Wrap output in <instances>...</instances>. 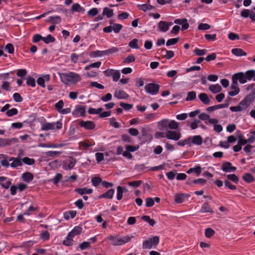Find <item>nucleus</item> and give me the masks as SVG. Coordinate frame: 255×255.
<instances>
[{
  "label": "nucleus",
  "instance_id": "obj_1",
  "mask_svg": "<svg viewBox=\"0 0 255 255\" xmlns=\"http://www.w3.org/2000/svg\"><path fill=\"white\" fill-rule=\"evenodd\" d=\"M62 83L66 85L76 84L81 80V76L76 73L69 72L68 73H58Z\"/></svg>",
  "mask_w": 255,
  "mask_h": 255
},
{
  "label": "nucleus",
  "instance_id": "obj_2",
  "mask_svg": "<svg viewBox=\"0 0 255 255\" xmlns=\"http://www.w3.org/2000/svg\"><path fill=\"white\" fill-rule=\"evenodd\" d=\"M239 79L240 83L243 84L251 81L255 76V70L254 69L249 70L246 72H240L234 74Z\"/></svg>",
  "mask_w": 255,
  "mask_h": 255
},
{
  "label": "nucleus",
  "instance_id": "obj_3",
  "mask_svg": "<svg viewBox=\"0 0 255 255\" xmlns=\"http://www.w3.org/2000/svg\"><path fill=\"white\" fill-rule=\"evenodd\" d=\"M132 236H126L122 238L118 236H109L108 239L111 241V244L114 246H122L130 241Z\"/></svg>",
  "mask_w": 255,
  "mask_h": 255
},
{
  "label": "nucleus",
  "instance_id": "obj_4",
  "mask_svg": "<svg viewBox=\"0 0 255 255\" xmlns=\"http://www.w3.org/2000/svg\"><path fill=\"white\" fill-rule=\"evenodd\" d=\"M238 81L239 79L236 76L235 74L233 75L232 77V84L230 87L232 91L228 93L229 96L234 97L239 93L240 90L239 87Z\"/></svg>",
  "mask_w": 255,
  "mask_h": 255
},
{
  "label": "nucleus",
  "instance_id": "obj_5",
  "mask_svg": "<svg viewBox=\"0 0 255 255\" xmlns=\"http://www.w3.org/2000/svg\"><path fill=\"white\" fill-rule=\"evenodd\" d=\"M119 51V49L117 47H113L111 49L103 50V51H95L91 52L89 55L91 57H101L104 55H107L111 53H116Z\"/></svg>",
  "mask_w": 255,
  "mask_h": 255
},
{
  "label": "nucleus",
  "instance_id": "obj_6",
  "mask_svg": "<svg viewBox=\"0 0 255 255\" xmlns=\"http://www.w3.org/2000/svg\"><path fill=\"white\" fill-rule=\"evenodd\" d=\"M159 242V237L154 236L149 238L148 240L144 241L142 244V248L143 249H151L153 246H157Z\"/></svg>",
  "mask_w": 255,
  "mask_h": 255
},
{
  "label": "nucleus",
  "instance_id": "obj_7",
  "mask_svg": "<svg viewBox=\"0 0 255 255\" xmlns=\"http://www.w3.org/2000/svg\"><path fill=\"white\" fill-rule=\"evenodd\" d=\"M255 98V95L254 94H250L240 102L239 104L243 110L247 109L252 104Z\"/></svg>",
  "mask_w": 255,
  "mask_h": 255
},
{
  "label": "nucleus",
  "instance_id": "obj_8",
  "mask_svg": "<svg viewBox=\"0 0 255 255\" xmlns=\"http://www.w3.org/2000/svg\"><path fill=\"white\" fill-rule=\"evenodd\" d=\"M56 125V129H60L62 128V123L61 121H58L56 123H46L42 125L41 127L42 130H48L54 129L55 126Z\"/></svg>",
  "mask_w": 255,
  "mask_h": 255
},
{
  "label": "nucleus",
  "instance_id": "obj_9",
  "mask_svg": "<svg viewBox=\"0 0 255 255\" xmlns=\"http://www.w3.org/2000/svg\"><path fill=\"white\" fill-rule=\"evenodd\" d=\"M181 136L180 132L176 130H167L165 135V137L167 139L175 141L178 140L180 138Z\"/></svg>",
  "mask_w": 255,
  "mask_h": 255
},
{
  "label": "nucleus",
  "instance_id": "obj_10",
  "mask_svg": "<svg viewBox=\"0 0 255 255\" xmlns=\"http://www.w3.org/2000/svg\"><path fill=\"white\" fill-rule=\"evenodd\" d=\"M190 195L186 193H176L174 197V201L177 204H180L186 200H187Z\"/></svg>",
  "mask_w": 255,
  "mask_h": 255
},
{
  "label": "nucleus",
  "instance_id": "obj_11",
  "mask_svg": "<svg viewBox=\"0 0 255 255\" xmlns=\"http://www.w3.org/2000/svg\"><path fill=\"white\" fill-rule=\"evenodd\" d=\"M159 86L154 83H149L145 86V91L151 95L156 94L159 91Z\"/></svg>",
  "mask_w": 255,
  "mask_h": 255
},
{
  "label": "nucleus",
  "instance_id": "obj_12",
  "mask_svg": "<svg viewBox=\"0 0 255 255\" xmlns=\"http://www.w3.org/2000/svg\"><path fill=\"white\" fill-rule=\"evenodd\" d=\"M79 125L80 127L84 128L85 129L87 130H92L95 128L96 125L95 124L90 121H80L79 122Z\"/></svg>",
  "mask_w": 255,
  "mask_h": 255
},
{
  "label": "nucleus",
  "instance_id": "obj_13",
  "mask_svg": "<svg viewBox=\"0 0 255 255\" xmlns=\"http://www.w3.org/2000/svg\"><path fill=\"white\" fill-rule=\"evenodd\" d=\"M221 169L224 172H231L236 171V167L233 166L231 162L226 161L223 163Z\"/></svg>",
  "mask_w": 255,
  "mask_h": 255
},
{
  "label": "nucleus",
  "instance_id": "obj_14",
  "mask_svg": "<svg viewBox=\"0 0 255 255\" xmlns=\"http://www.w3.org/2000/svg\"><path fill=\"white\" fill-rule=\"evenodd\" d=\"M114 96L118 99H126L128 97V95L122 90H116Z\"/></svg>",
  "mask_w": 255,
  "mask_h": 255
},
{
  "label": "nucleus",
  "instance_id": "obj_15",
  "mask_svg": "<svg viewBox=\"0 0 255 255\" xmlns=\"http://www.w3.org/2000/svg\"><path fill=\"white\" fill-rule=\"evenodd\" d=\"M9 161H13L10 164V166L12 168H15L17 167V166H21L22 165L21 160L19 158L12 157L9 158Z\"/></svg>",
  "mask_w": 255,
  "mask_h": 255
},
{
  "label": "nucleus",
  "instance_id": "obj_16",
  "mask_svg": "<svg viewBox=\"0 0 255 255\" xmlns=\"http://www.w3.org/2000/svg\"><path fill=\"white\" fill-rule=\"evenodd\" d=\"M169 120L168 119H163L159 121L158 124V127L160 130H164L168 128Z\"/></svg>",
  "mask_w": 255,
  "mask_h": 255
},
{
  "label": "nucleus",
  "instance_id": "obj_17",
  "mask_svg": "<svg viewBox=\"0 0 255 255\" xmlns=\"http://www.w3.org/2000/svg\"><path fill=\"white\" fill-rule=\"evenodd\" d=\"M27 185L23 183H20L17 185H12L10 187V191H16L18 189L20 191L26 189Z\"/></svg>",
  "mask_w": 255,
  "mask_h": 255
},
{
  "label": "nucleus",
  "instance_id": "obj_18",
  "mask_svg": "<svg viewBox=\"0 0 255 255\" xmlns=\"http://www.w3.org/2000/svg\"><path fill=\"white\" fill-rule=\"evenodd\" d=\"M168 22L165 21H160L158 24V27L161 32H166L168 30Z\"/></svg>",
  "mask_w": 255,
  "mask_h": 255
},
{
  "label": "nucleus",
  "instance_id": "obj_19",
  "mask_svg": "<svg viewBox=\"0 0 255 255\" xmlns=\"http://www.w3.org/2000/svg\"><path fill=\"white\" fill-rule=\"evenodd\" d=\"M199 100L205 105H209L210 100L206 93H201L198 95Z\"/></svg>",
  "mask_w": 255,
  "mask_h": 255
},
{
  "label": "nucleus",
  "instance_id": "obj_20",
  "mask_svg": "<svg viewBox=\"0 0 255 255\" xmlns=\"http://www.w3.org/2000/svg\"><path fill=\"white\" fill-rule=\"evenodd\" d=\"M209 90L214 94L220 92L222 90V87L218 84L215 85H211L209 87Z\"/></svg>",
  "mask_w": 255,
  "mask_h": 255
},
{
  "label": "nucleus",
  "instance_id": "obj_21",
  "mask_svg": "<svg viewBox=\"0 0 255 255\" xmlns=\"http://www.w3.org/2000/svg\"><path fill=\"white\" fill-rule=\"evenodd\" d=\"M5 177H0V183L3 188L7 189L11 185V182L9 180H6Z\"/></svg>",
  "mask_w": 255,
  "mask_h": 255
},
{
  "label": "nucleus",
  "instance_id": "obj_22",
  "mask_svg": "<svg viewBox=\"0 0 255 255\" xmlns=\"http://www.w3.org/2000/svg\"><path fill=\"white\" fill-rule=\"evenodd\" d=\"M200 212L201 213H213L214 211L210 207L208 203H205L203 204L200 209Z\"/></svg>",
  "mask_w": 255,
  "mask_h": 255
},
{
  "label": "nucleus",
  "instance_id": "obj_23",
  "mask_svg": "<svg viewBox=\"0 0 255 255\" xmlns=\"http://www.w3.org/2000/svg\"><path fill=\"white\" fill-rule=\"evenodd\" d=\"M137 7L140 10L144 12H146L155 8L154 6L148 4H139L137 5Z\"/></svg>",
  "mask_w": 255,
  "mask_h": 255
},
{
  "label": "nucleus",
  "instance_id": "obj_24",
  "mask_svg": "<svg viewBox=\"0 0 255 255\" xmlns=\"http://www.w3.org/2000/svg\"><path fill=\"white\" fill-rule=\"evenodd\" d=\"M22 178L24 181L29 183L33 179V175L32 173L26 172L23 173Z\"/></svg>",
  "mask_w": 255,
  "mask_h": 255
},
{
  "label": "nucleus",
  "instance_id": "obj_25",
  "mask_svg": "<svg viewBox=\"0 0 255 255\" xmlns=\"http://www.w3.org/2000/svg\"><path fill=\"white\" fill-rule=\"evenodd\" d=\"M192 138V143L197 145H200L202 143L203 139L201 136L200 135H195L191 137Z\"/></svg>",
  "mask_w": 255,
  "mask_h": 255
},
{
  "label": "nucleus",
  "instance_id": "obj_26",
  "mask_svg": "<svg viewBox=\"0 0 255 255\" xmlns=\"http://www.w3.org/2000/svg\"><path fill=\"white\" fill-rule=\"evenodd\" d=\"M232 53L237 56H246L247 53L242 49L234 48L232 50Z\"/></svg>",
  "mask_w": 255,
  "mask_h": 255
},
{
  "label": "nucleus",
  "instance_id": "obj_27",
  "mask_svg": "<svg viewBox=\"0 0 255 255\" xmlns=\"http://www.w3.org/2000/svg\"><path fill=\"white\" fill-rule=\"evenodd\" d=\"M71 10L73 12L75 11L84 12L85 11V9L81 6L79 3H75L72 5Z\"/></svg>",
  "mask_w": 255,
  "mask_h": 255
},
{
  "label": "nucleus",
  "instance_id": "obj_28",
  "mask_svg": "<svg viewBox=\"0 0 255 255\" xmlns=\"http://www.w3.org/2000/svg\"><path fill=\"white\" fill-rule=\"evenodd\" d=\"M114 14L113 9H110L108 7H105L103 9V15H106L108 18H110Z\"/></svg>",
  "mask_w": 255,
  "mask_h": 255
},
{
  "label": "nucleus",
  "instance_id": "obj_29",
  "mask_svg": "<svg viewBox=\"0 0 255 255\" xmlns=\"http://www.w3.org/2000/svg\"><path fill=\"white\" fill-rule=\"evenodd\" d=\"M85 107L82 106H77L75 109V112L80 114V116L82 117H84L85 116Z\"/></svg>",
  "mask_w": 255,
  "mask_h": 255
},
{
  "label": "nucleus",
  "instance_id": "obj_30",
  "mask_svg": "<svg viewBox=\"0 0 255 255\" xmlns=\"http://www.w3.org/2000/svg\"><path fill=\"white\" fill-rule=\"evenodd\" d=\"M192 172L195 173L197 175H200L201 172V168L199 166H196L194 168H190L187 171V173H191Z\"/></svg>",
  "mask_w": 255,
  "mask_h": 255
},
{
  "label": "nucleus",
  "instance_id": "obj_31",
  "mask_svg": "<svg viewBox=\"0 0 255 255\" xmlns=\"http://www.w3.org/2000/svg\"><path fill=\"white\" fill-rule=\"evenodd\" d=\"M114 192H104V194L98 196V199L106 198L112 199L113 197Z\"/></svg>",
  "mask_w": 255,
  "mask_h": 255
},
{
  "label": "nucleus",
  "instance_id": "obj_32",
  "mask_svg": "<svg viewBox=\"0 0 255 255\" xmlns=\"http://www.w3.org/2000/svg\"><path fill=\"white\" fill-rule=\"evenodd\" d=\"M196 97V93L194 91H190L187 93V96L186 98V101H190L194 100Z\"/></svg>",
  "mask_w": 255,
  "mask_h": 255
},
{
  "label": "nucleus",
  "instance_id": "obj_33",
  "mask_svg": "<svg viewBox=\"0 0 255 255\" xmlns=\"http://www.w3.org/2000/svg\"><path fill=\"white\" fill-rule=\"evenodd\" d=\"M55 40V38L50 34H48L46 37H44L43 39V41L46 44L54 42Z\"/></svg>",
  "mask_w": 255,
  "mask_h": 255
},
{
  "label": "nucleus",
  "instance_id": "obj_34",
  "mask_svg": "<svg viewBox=\"0 0 255 255\" xmlns=\"http://www.w3.org/2000/svg\"><path fill=\"white\" fill-rule=\"evenodd\" d=\"M179 127V123L174 120L169 121L168 128L171 129H177Z\"/></svg>",
  "mask_w": 255,
  "mask_h": 255
},
{
  "label": "nucleus",
  "instance_id": "obj_35",
  "mask_svg": "<svg viewBox=\"0 0 255 255\" xmlns=\"http://www.w3.org/2000/svg\"><path fill=\"white\" fill-rule=\"evenodd\" d=\"M23 162L27 165H32L34 164L35 160L33 158H30L28 157H25L22 159Z\"/></svg>",
  "mask_w": 255,
  "mask_h": 255
},
{
  "label": "nucleus",
  "instance_id": "obj_36",
  "mask_svg": "<svg viewBox=\"0 0 255 255\" xmlns=\"http://www.w3.org/2000/svg\"><path fill=\"white\" fill-rule=\"evenodd\" d=\"M215 231L212 228H208L205 229V236L208 238H210L212 237L215 234Z\"/></svg>",
  "mask_w": 255,
  "mask_h": 255
},
{
  "label": "nucleus",
  "instance_id": "obj_37",
  "mask_svg": "<svg viewBox=\"0 0 255 255\" xmlns=\"http://www.w3.org/2000/svg\"><path fill=\"white\" fill-rule=\"evenodd\" d=\"M137 43L138 40L136 38H134L129 42L128 45L131 48L137 49L139 48Z\"/></svg>",
  "mask_w": 255,
  "mask_h": 255
},
{
  "label": "nucleus",
  "instance_id": "obj_38",
  "mask_svg": "<svg viewBox=\"0 0 255 255\" xmlns=\"http://www.w3.org/2000/svg\"><path fill=\"white\" fill-rule=\"evenodd\" d=\"M103 110L102 108H100L98 109H96L92 108H90L88 110V113L91 115L99 114Z\"/></svg>",
  "mask_w": 255,
  "mask_h": 255
},
{
  "label": "nucleus",
  "instance_id": "obj_39",
  "mask_svg": "<svg viewBox=\"0 0 255 255\" xmlns=\"http://www.w3.org/2000/svg\"><path fill=\"white\" fill-rule=\"evenodd\" d=\"M40 238L43 241H47L50 238V234L47 231H43L40 234Z\"/></svg>",
  "mask_w": 255,
  "mask_h": 255
},
{
  "label": "nucleus",
  "instance_id": "obj_40",
  "mask_svg": "<svg viewBox=\"0 0 255 255\" xmlns=\"http://www.w3.org/2000/svg\"><path fill=\"white\" fill-rule=\"evenodd\" d=\"M243 179L248 183H251L254 180V177L250 173H246L243 176Z\"/></svg>",
  "mask_w": 255,
  "mask_h": 255
},
{
  "label": "nucleus",
  "instance_id": "obj_41",
  "mask_svg": "<svg viewBox=\"0 0 255 255\" xmlns=\"http://www.w3.org/2000/svg\"><path fill=\"white\" fill-rule=\"evenodd\" d=\"M82 231V228L78 226H75L71 231V233L74 234L75 236L80 235Z\"/></svg>",
  "mask_w": 255,
  "mask_h": 255
},
{
  "label": "nucleus",
  "instance_id": "obj_42",
  "mask_svg": "<svg viewBox=\"0 0 255 255\" xmlns=\"http://www.w3.org/2000/svg\"><path fill=\"white\" fill-rule=\"evenodd\" d=\"M179 40V38H174L168 39L166 43V46H169L170 45H175L176 44Z\"/></svg>",
  "mask_w": 255,
  "mask_h": 255
},
{
  "label": "nucleus",
  "instance_id": "obj_43",
  "mask_svg": "<svg viewBox=\"0 0 255 255\" xmlns=\"http://www.w3.org/2000/svg\"><path fill=\"white\" fill-rule=\"evenodd\" d=\"M76 162V159L70 157L69 158V160H68V167L67 169H72L74 167Z\"/></svg>",
  "mask_w": 255,
  "mask_h": 255
},
{
  "label": "nucleus",
  "instance_id": "obj_44",
  "mask_svg": "<svg viewBox=\"0 0 255 255\" xmlns=\"http://www.w3.org/2000/svg\"><path fill=\"white\" fill-rule=\"evenodd\" d=\"M18 113V111L15 108H12L10 110H8L6 114L7 117H10L14 115H16Z\"/></svg>",
  "mask_w": 255,
  "mask_h": 255
},
{
  "label": "nucleus",
  "instance_id": "obj_45",
  "mask_svg": "<svg viewBox=\"0 0 255 255\" xmlns=\"http://www.w3.org/2000/svg\"><path fill=\"white\" fill-rule=\"evenodd\" d=\"M26 84L28 86L34 87L35 86V81L33 78L29 76L27 78Z\"/></svg>",
  "mask_w": 255,
  "mask_h": 255
},
{
  "label": "nucleus",
  "instance_id": "obj_46",
  "mask_svg": "<svg viewBox=\"0 0 255 255\" xmlns=\"http://www.w3.org/2000/svg\"><path fill=\"white\" fill-rule=\"evenodd\" d=\"M154 204V200L152 198H147L145 200V206L146 207H152Z\"/></svg>",
  "mask_w": 255,
  "mask_h": 255
},
{
  "label": "nucleus",
  "instance_id": "obj_47",
  "mask_svg": "<svg viewBox=\"0 0 255 255\" xmlns=\"http://www.w3.org/2000/svg\"><path fill=\"white\" fill-rule=\"evenodd\" d=\"M120 106L123 107L125 110H129L132 108L133 105L132 104H129L128 103H125L123 102H121L120 103Z\"/></svg>",
  "mask_w": 255,
  "mask_h": 255
},
{
  "label": "nucleus",
  "instance_id": "obj_48",
  "mask_svg": "<svg viewBox=\"0 0 255 255\" xmlns=\"http://www.w3.org/2000/svg\"><path fill=\"white\" fill-rule=\"evenodd\" d=\"M90 247V242H83L79 245V248L81 250H84Z\"/></svg>",
  "mask_w": 255,
  "mask_h": 255
},
{
  "label": "nucleus",
  "instance_id": "obj_49",
  "mask_svg": "<svg viewBox=\"0 0 255 255\" xmlns=\"http://www.w3.org/2000/svg\"><path fill=\"white\" fill-rule=\"evenodd\" d=\"M102 180L99 177H95L92 179V183L95 186H97L100 183H102Z\"/></svg>",
  "mask_w": 255,
  "mask_h": 255
},
{
  "label": "nucleus",
  "instance_id": "obj_50",
  "mask_svg": "<svg viewBox=\"0 0 255 255\" xmlns=\"http://www.w3.org/2000/svg\"><path fill=\"white\" fill-rule=\"evenodd\" d=\"M227 177L229 180H231L235 183H237L239 181V178L236 175L234 174H229L227 176Z\"/></svg>",
  "mask_w": 255,
  "mask_h": 255
},
{
  "label": "nucleus",
  "instance_id": "obj_51",
  "mask_svg": "<svg viewBox=\"0 0 255 255\" xmlns=\"http://www.w3.org/2000/svg\"><path fill=\"white\" fill-rule=\"evenodd\" d=\"M211 27L210 25L207 23H200L198 27V29L205 30L210 29Z\"/></svg>",
  "mask_w": 255,
  "mask_h": 255
},
{
  "label": "nucleus",
  "instance_id": "obj_52",
  "mask_svg": "<svg viewBox=\"0 0 255 255\" xmlns=\"http://www.w3.org/2000/svg\"><path fill=\"white\" fill-rule=\"evenodd\" d=\"M120 71L115 70L112 76L113 81H118L120 78Z\"/></svg>",
  "mask_w": 255,
  "mask_h": 255
},
{
  "label": "nucleus",
  "instance_id": "obj_53",
  "mask_svg": "<svg viewBox=\"0 0 255 255\" xmlns=\"http://www.w3.org/2000/svg\"><path fill=\"white\" fill-rule=\"evenodd\" d=\"M110 124L115 128H119L120 127L119 124L116 122L115 118L113 117L110 119Z\"/></svg>",
  "mask_w": 255,
  "mask_h": 255
},
{
  "label": "nucleus",
  "instance_id": "obj_54",
  "mask_svg": "<svg viewBox=\"0 0 255 255\" xmlns=\"http://www.w3.org/2000/svg\"><path fill=\"white\" fill-rule=\"evenodd\" d=\"M113 30L116 33H119L123 28V26L121 24H115L113 25Z\"/></svg>",
  "mask_w": 255,
  "mask_h": 255
},
{
  "label": "nucleus",
  "instance_id": "obj_55",
  "mask_svg": "<svg viewBox=\"0 0 255 255\" xmlns=\"http://www.w3.org/2000/svg\"><path fill=\"white\" fill-rule=\"evenodd\" d=\"M10 141L6 139L0 138V147H4L10 144Z\"/></svg>",
  "mask_w": 255,
  "mask_h": 255
},
{
  "label": "nucleus",
  "instance_id": "obj_56",
  "mask_svg": "<svg viewBox=\"0 0 255 255\" xmlns=\"http://www.w3.org/2000/svg\"><path fill=\"white\" fill-rule=\"evenodd\" d=\"M205 38L206 40L209 41H215L216 39V34H206L205 35Z\"/></svg>",
  "mask_w": 255,
  "mask_h": 255
},
{
  "label": "nucleus",
  "instance_id": "obj_57",
  "mask_svg": "<svg viewBox=\"0 0 255 255\" xmlns=\"http://www.w3.org/2000/svg\"><path fill=\"white\" fill-rule=\"evenodd\" d=\"M62 175L61 173H57L53 179L54 184H57L62 179Z\"/></svg>",
  "mask_w": 255,
  "mask_h": 255
},
{
  "label": "nucleus",
  "instance_id": "obj_58",
  "mask_svg": "<svg viewBox=\"0 0 255 255\" xmlns=\"http://www.w3.org/2000/svg\"><path fill=\"white\" fill-rule=\"evenodd\" d=\"M7 158V156L5 155V157H2L0 161L1 165L5 167H8L10 165Z\"/></svg>",
  "mask_w": 255,
  "mask_h": 255
},
{
  "label": "nucleus",
  "instance_id": "obj_59",
  "mask_svg": "<svg viewBox=\"0 0 255 255\" xmlns=\"http://www.w3.org/2000/svg\"><path fill=\"white\" fill-rule=\"evenodd\" d=\"M207 52L206 49H199L196 48L194 50V53L198 56L204 55Z\"/></svg>",
  "mask_w": 255,
  "mask_h": 255
},
{
  "label": "nucleus",
  "instance_id": "obj_60",
  "mask_svg": "<svg viewBox=\"0 0 255 255\" xmlns=\"http://www.w3.org/2000/svg\"><path fill=\"white\" fill-rule=\"evenodd\" d=\"M98 13V9L97 8H93L88 11V14L91 16H94Z\"/></svg>",
  "mask_w": 255,
  "mask_h": 255
},
{
  "label": "nucleus",
  "instance_id": "obj_61",
  "mask_svg": "<svg viewBox=\"0 0 255 255\" xmlns=\"http://www.w3.org/2000/svg\"><path fill=\"white\" fill-rule=\"evenodd\" d=\"M5 49L9 54H13L14 52V47L11 43L6 44L5 46Z\"/></svg>",
  "mask_w": 255,
  "mask_h": 255
},
{
  "label": "nucleus",
  "instance_id": "obj_62",
  "mask_svg": "<svg viewBox=\"0 0 255 255\" xmlns=\"http://www.w3.org/2000/svg\"><path fill=\"white\" fill-rule=\"evenodd\" d=\"M228 38L231 40H235L239 39V35L233 32H230L228 34Z\"/></svg>",
  "mask_w": 255,
  "mask_h": 255
},
{
  "label": "nucleus",
  "instance_id": "obj_63",
  "mask_svg": "<svg viewBox=\"0 0 255 255\" xmlns=\"http://www.w3.org/2000/svg\"><path fill=\"white\" fill-rule=\"evenodd\" d=\"M135 61V57L133 55L128 56L124 61V63H129Z\"/></svg>",
  "mask_w": 255,
  "mask_h": 255
},
{
  "label": "nucleus",
  "instance_id": "obj_64",
  "mask_svg": "<svg viewBox=\"0 0 255 255\" xmlns=\"http://www.w3.org/2000/svg\"><path fill=\"white\" fill-rule=\"evenodd\" d=\"M112 94L108 93L105 96H102L101 99L103 102H106L110 101L112 99Z\"/></svg>",
  "mask_w": 255,
  "mask_h": 255
}]
</instances>
